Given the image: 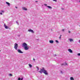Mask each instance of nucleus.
<instances>
[{
  "mask_svg": "<svg viewBox=\"0 0 80 80\" xmlns=\"http://www.w3.org/2000/svg\"><path fill=\"white\" fill-rule=\"evenodd\" d=\"M79 43H80V40H79Z\"/></svg>",
  "mask_w": 80,
  "mask_h": 80,
  "instance_id": "c9c22d12",
  "label": "nucleus"
},
{
  "mask_svg": "<svg viewBox=\"0 0 80 80\" xmlns=\"http://www.w3.org/2000/svg\"><path fill=\"white\" fill-rule=\"evenodd\" d=\"M68 33H70V31H68Z\"/></svg>",
  "mask_w": 80,
  "mask_h": 80,
  "instance_id": "473e14b6",
  "label": "nucleus"
},
{
  "mask_svg": "<svg viewBox=\"0 0 80 80\" xmlns=\"http://www.w3.org/2000/svg\"><path fill=\"white\" fill-rule=\"evenodd\" d=\"M44 5H45V6H47V4H45Z\"/></svg>",
  "mask_w": 80,
  "mask_h": 80,
  "instance_id": "a878e982",
  "label": "nucleus"
},
{
  "mask_svg": "<svg viewBox=\"0 0 80 80\" xmlns=\"http://www.w3.org/2000/svg\"><path fill=\"white\" fill-rule=\"evenodd\" d=\"M15 8H17V7H15Z\"/></svg>",
  "mask_w": 80,
  "mask_h": 80,
  "instance_id": "c756f323",
  "label": "nucleus"
},
{
  "mask_svg": "<svg viewBox=\"0 0 80 80\" xmlns=\"http://www.w3.org/2000/svg\"><path fill=\"white\" fill-rule=\"evenodd\" d=\"M65 30L64 29H62V32H64Z\"/></svg>",
  "mask_w": 80,
  "mask_h": 80,
  "instance_id": "aec40b11",
  "label": "nucleus"
},
{
  "mask_svg": "<svg viewBox=\"0 0 80 80\" xmlns=\"http://www.w3.org/2000/svg\"><path fill=\"white\" fill-rule=\"evenodd\" d=\"M0 52H1V50H0Z\"/></svg>",
  "mask_w": 80,
  "mask_h": 80,
  "instance_id": "58836bf2",
  "label": "nucleus"
},
{
  "mask_svg": "<svg viewBox=\"0 0 80 80\" xmlns=\"http://www.w3.org/2000/svg\"><path fill=\"white\" fill-rule=\"evenodd\" d=\"M59 38H61V36H60V37H59Z\"/></svg>",
  "mask_w": 80,
  "mask_h": 80,
  "instance_id": "72a5a7b5",
  "label": "nucleus"
},
{
  "mask_svg": "<svg viewBox=\"0 0 80 80\" xmlns=\"http://www.w3.org/2000/svg\"><path fill=\"white\" fill-rule=\"evenodd\" d=\"M68 51L70 53H73V51H72V49H68Z\"/></svg>",
  "mask_w": 80,
  "mask_h": 80,
  "instance_id": "6e6552de",
  "label": "nucleus"
},
{
  "mask_svg": "<svg viewBox=\"0 0 80 80\" xmlns=\"http://www.w3.org/2000/svg\"><path fill=\"white\" fill-rule=\"evenodd\" d=\"M28 31L29 32H31L32 33H34V31L31 29H28Z\"/></svg>",
  "mask_w": 80,
  "mask_h": 80,
  "instance_id": "7ed1b4c3",
  "label": "nucleus"
},
{
  "mask_svg": "<svg viewBox=\"0 0 80 80\" xmlns=\"http://www.w3.org/2000/svg\"><path fill=\"white\" fill-rule=\"evenodd\" d=\"M35 2H38V1H36Z\"/></svg>",
  "mask_w": 80,
  "mask_h": 80,
  "instance_id": "f704fd0d",
  "label": "nucleus"
},
{
  "mask_svg": "<svg viewBox=\"0 0 80 80\" xmlns=\"http://www.w3.org/2000/svg\"><path fill=\"white\" fill-rule=\"evenodd\" d=\"M27 46V45L26 43L24 42L22 44V47H25Z\"/></svg>",
  "mask_w": 80,
  "mask_h": 80,
  "instance_id": "423d86ee",
  "label": "nucleus"
},
{
  "mask_svg": "<svg viewBox=\"0 0 80 80\" xmlns=\"http://www.w3.org/2000/svg\"><path fill=\"white\" fill-rule=\"evenodd\" d=\"M22 9L23 10H27V8H26L25 7H23L22 8Z\"/></svg>",
  "mask_w": 80,
  "mask_h": 80,
  "instance_id": "1a4fd4ad",
  "label": "nucleus"
},
{
  "mask_svg": "<svg viewBox=\"0 0 80 80\" xmlns=\"http://www.w3.org/2000/svg\"><path fill=\"white\" fill-rule=\"evenodd\" d=\"M62 36V35H60V37H61Z\"/></svg>",
  "mask_w": 80,
  "mask_h": 80,
  "instance_id": "4c0bfd02",
  "label": "nucleus"
},
{
  "mask_svg": "<svg viewBox=\"0 0 80 80\" xmlns=\"http://www.w3.org/2000/svg\"><path fill=\"white\" fill-rule=\"evenodd\" d=\"M16 23L18 25H19L18 22L16 21Z\"/></svg>",
  "mask_w": 80,
  "mask_h": 80,
  "instance_id": "5701e85b",
  "label": "nucleus"
},
{
  "mask_svg": "<svg viewBox=\"0 0 80 80\" xmlns=\"http://www.w3.org/2000/svg\"><path fill=\"white\" fill-rule=\"evenodd\" d=\"M23 78H22L21 79L20 78H18V80H23Z\"/></svg>",
  "mask_w": 80,
  "mask_h": 80,
  "instance_id": "f8f14e48",
  "label": "nucleus"
},
{
  "mask_svg": "<svg viewBox=\"0 0 80 80\" xmlns=\"http://www.w3.org/2000/svg\"><path fill=\"white\" fill-rule=\"evenodd\" d=\"M33 60L34 61V62H35V58H33Z\"/></svg>",
  "mask_w": 80,
  "mask_h": 80,
  "instance_id": "cd10ccee",
  "label": "nucleus"
},
{
  "mask_svg": "<svg viewBox=\"0 0 80 80\" xmlns=\"http://www.w3.org/2000/svg\"><path fill=\"white\" fill-rule=\"evenodd\" d=\"M9 76H11V77H12V74H9Z\"/></svg>",
  "mask_w": 80,
  "mask_h": 80,
  "instance_id": "4be33fe9",
  "label": "nucleus"
},
{
  "mask_svg": "<svg viewBox=\"0 0 80 80\" xmlns=\"http://www.w3.org/2000/svg\"><path fill=\"white\" fill-rule=\"evenodd\" d=\"M69 40L70 41V42H72V41H73V39H69Z\"/></svg>",
  "mask_w": 80,
  "mask_h": 80,
  "instance_id": "f3484780",
  "label": "nucleus"
},
{
  "mask_svg": "<svg viewBox=\"0 0 80 80\" xmlns=\"http://www.w3.org/2000/svg\"><path fill=\"white\" fill-rule=\"evenodd\" d=\"M18 47V44L17 43H15L14 44V48L15 49H16V50H17V48Z\"/></svg>",
  "mask_w": 80,
  "mask_h": 80,
  "instance_id": "f03ea898",
  "label": "nucleus"
},
{
  "mask_svg": "<svg viewBox=\"0 0 80 80\" xmlns=\"http://www.w3.org/2000/svg\"><path fill=\"white\" fill-rule=\"evenodd\" d=\"M62 10H64L63 8H62Z\"/></svg>",
  "mask_w": 80,
  "mask_h": 80,
  "instance_id": "2f4dec72",
  "label": "nucleus"
},
{
  "mask_svg": "<svg viewBox=\"0 0 80 80\" xmlns=\"http://www.w3.org/2000/svg\"><path fill=\"white\" fill-rule=\"evenodd\" d=\"M37 69H38V70H39V68H38V67H37Z\"/></svg>",
  "mask_w": 80,
  "mask_h": 80,
  "instance_id": "b1692460",
  "label": "nucleus"
},
{
  "mask_svg": "<svg viewBox=\"0 0 80 80\" xmlns=\"http://www.w3.org/2000/svg\"><path fill=\"white\" fill-rule=\"evenodd\" d=\"M78 56H80V53H78Z\"/></svg>",
  "mask_w": 80,
  "mask_h": 80,
  "instance_id": "412c9836",
  "label": "nucleus"
},
{
  "mask_svg": "<svg viewBox=\"0 0 80 80\" xmlns=\"http://www.w3.org/2000/svg\"><path fill=\"white\" fill-rule=\"evenodd\" d=\"M62 66H63V65L64 66H65L66 65H68V64H67V63L65 62V63H63L61 64Z\"/></svg>",
  "mask_w": 80,
  "mask_h": 80,
  "instance_id": "0eeeda50",
  "label": "nucleus"
},
{
  "mask_svg": "<svg viewBox=\"0 0 80 80\" xmlns=\"http://www.w3.org/2000/svg\"><path fill=\"white\" fill-rule=\"evenodd\" d=\"M71 80H74V79H73V78L71 77L70 78Z\"/></svg>",
  "mask_w": 80,
  "mask_h": 80,
  "instance_id": "2eb2a0df",
  "label": "nucleus"
},
{
  "mask_svg": "<svg viewBox=\"0 0 80 80\" xmlns=\"http://www.w3.org/2000/svg\"><path fill=\"white\" fill-rule=\"evenodd\" d=\"M61 73H62V74H63V72H62V71H61Z\"/></svg>",
  "mask_w": 80,
  "mask_h": 80,
  "instance_id": "393cba45",
  "label": "nucleus"
},
{
  "mask_svg": "<svg viewBox=\"0 0 80 80\" xmlns=\"http://www.w3.org/2000/svg\"><path fill=\"white\" fill-rule=\"evenodd\" d=\"M1 12H2V13H3V12H4V11H1Z\"/></svg>",
  "mask_w": 80,
  "mask_h": 80,
  "instance_id": "bb28decb",
  "label": "nucleus"
},
{
  "mask_svg": "<svg viewBox=\"0 0 80 80\" xmlns=\"http://www.w3.org/2000/svg\"><path fill=\"white\" fill-rule=\"evenodd\" d=\"M6 3L8 5V6H9V7H10V3H9L8 2H6Z\"/></svg>",
  "mask_w": 80,
  "mask_h": 80,
  "instance_id": "9d476101",
  "label": "nucleus"
},
{
  "mask_svg": "<svg viewBox=\"0 0 80 80\" xmlns=\"http://www.w3.org/2000/svg\"><path fill=\"white\" fill-rule=\"evenodd\" d=\"M4 27H5V28H6V29H7V28H8V27L5 25V24H4Z\"/></svg>",
  "mask_w": 80,
  "mask_h": 80,
  "instance_id": "4468645a",
  "label": "nucleus"
},
{
  "mask_svg": "<svg viewBox=\"0 0 80 80\" xmlns=\"http://www.w3.org/2000/svg\"><path fill=\"white\" fill-rule=\"evenodd\" d=\"M56 42V43H59V42H58V41L57 40H56L55 41Z\"/></svg>",
  "mask_w": 80,
  "mask_h": 80,
  "instance_id": "a211bd4d",
  "label": "nucleus"
},
{
  "mask_svg": "<svg viewBox=\"0 0 80 80\" xmlns=\"http://www.w3.org/2000/svg\"><path fill=\"white\" fill-rule=\"evenodd\" d=\"M17 52L18 53H23V52H22L20 49H18L17 50Z\"/></svg>",
  "mask_w": 80,
  "mask_h": 80,
  "instance_id": "20e7f679",
  "label": "nucleus"
},
{
  "mask_svg": "<svg viewBox=\"0 0 80 80\" xmlns=\"http://www.w3.org/2000/svg\"><path fill=\"white\" fill-rule=\"evenodd\" d=\"M47 7H48V8H49L50 9H52V8L50 6H47Z\"/></svg>",
  "mask_w": 80,
  "mask_h": 80,
  "instance_id": "ddd939ff",
  "label": "nucleus"
},
{
  "mask_svg": "<svg viewBox=\"0 0 80 80\" xmlns=\"http://www.w3.org/2000/svg\"><path fill=\"white\" fill-rule=\"evenodd\" d=\"M18 37H20V35H18Z\"/></svg>",
  "mask_w": 80,
  "mask_h": 80,
  "instance_id": "7c9ffc66",
  "label": "nucleus"
},
{
  "mask_svg": "<svg viewBox=\"0 0 80 80\" xmlns=\"http://www.w3.org/2000/svg\"><path fill=\"white\" fill-rule=\"evenodd\" d=\"M53 1H54V2H57V0H53Z\"/></svg>",
  "mask_w": 80,
  "mask_h": 80,
  "instance_id": "6ab92c4d",
  "label": "nucleus"
},
{
  "mask_svg": "<svg viewBox=\"0 0 80 80\" xmlns=\"http://www.w3.org/2000/svg\"><path fill=\"white\" fill-rule=\"evenodd\" d=\"M49 42L50 43H53V41L51 40L49 41Z\"/></svg>",
  "mask_w": 80,
  "mask_h": 80,
  "instance_id": "9b49d317",
  "label": "nucleus"
},
{
  "mask_svg": "<svg viewBox=\"0 0 80 80\" xmlns=\"http://www.w3.org/2000/svg\"><path fill=\"white\" fill-rule=\"evenodd\" d=\"M24 49L25 50H28L29 49V47H27V46L24 47Z\"/></svg>",
  "mask_w": 80,
  "mask_h": 80,
  "instance_id": "39448f33",
  "label": "nucleus"
},
{
  "mask_svg": "<svg viewBox=\"0 0 80 80\" xmlns=\"http://www.w3.org/2000/svg\"><path fill=\"white\" fill-rule=\"evenodd\" d=\"M40 71H38L39 73L41 74L43 73L45 75H48V72L46 70H45L44 68H43L42 69H40Z\"/></svg>",
  "mask_w": 80,
  "mask_h": 80,
  "instance_id": "f257e3e1",
  "label": "nucleus"
},
{
  "mask_svg": "<svg viewBox=\"0 0 80 80\" xmlns=\"http://www.w3.org/2000/svg\"><path fill=\"white\" fill-rule=\"evenodd\" d=\"M29 66H30V68H31V67H32V65L30 64H29Z\"/></svg>",
  "mask_w": 80,
  "mask_h": 80,
  "instance_id": "dca6fc26",
  "label": "nucleus"
},
{
  "mask_svg": "<svg viewBox=\"0 0 80 80\" xmlns=\"http://www.w3.org/2000/svg\"><path fill=\"white\" fill-rule=\"evenodd\" d=\"M54 56H57V55L55 54V55H54Z\"/></svg>",
  "mask_w": 80,
  "mask_h": 80,
  "instance_id": "e433bc0d",
  "label": "nucleus"
},
{
  "mask_svg": "<svg viewBox=\"0 0 80 80\" xmlns=\"http://www.w3.org/2000/svg\"><path fill=\"white\" fill-rule=\"evenodd\" d=\"M0 15H2V12H0Z\"/></svg>",
  "mask_w": 80,
  "mask_h": 80,
  "instance_id": "c85d7f7f",
  "label": "nucleus"
}]
</instances>
